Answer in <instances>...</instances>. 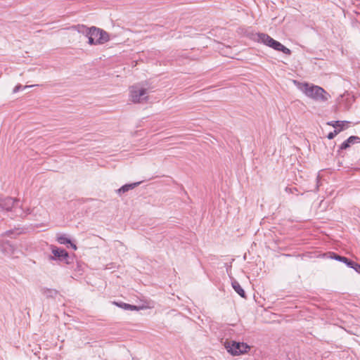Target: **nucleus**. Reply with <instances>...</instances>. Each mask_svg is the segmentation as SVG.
Wrapping results in <instances>:
<instances>
[{
	"instance_id": "nucleus-1",
	"label": "nucleus",
	"mask_w": 360,
	"mask_h": 360,
	"mask_svg": "<svg viewBox=\"0 0 360 360\" xmlns=\"http://www.w3.org/2000/svg\"><path fill=\"white\" fill-rule=\"evenodd\" d=\"M298 89L307 97L317 101H326L330 95L322 87L307 82L298 83Z\"/></svg>"
},
{
	"instance_id": "nucleus-2",
	"label": "nucleus",
	"mask_w": 360,
	"mask_h": 360,
	"mask_svg": "<svg viewBox=\"0 0 360 360\" xmlns=\"http://www.w3.org/2000/svg\"><path fill=\"white\" fill-rule=\"evenodd\" d=\"M256 39L261 43H263L266 46H268L270 48L274 49L276 51H281L286 55H290L291 51L283 45L279 41L274 39L269 35L265 33H258L257 34Z\"/></svg>"
},
{
	"instance_id": "nucleus-3",
	"label": "nucleus",
	"mask_w": 360,
	"mask_h": 360,
	"mask_svg": "<svg viewBox=\"0 0 360 360\" xmlns=\"http://www.w3.org/2000/svg\"><path fill=\"white\" fill-rule=\"evenodd\" d=\"M256 39L261 43H263L266 46H268L270 48L274 49L276 51H281L286 55H290L291 51L283 45L279 41L274 39L269 35L265 33H258L257 34Z\"/></svg>"
},
{
	"instance_id": "nucleus-4",
	"label": "nucleus",
	"mask_w": 360,
	"mask_h": 360,
	"mask_svg": "<svg viewBox=\"0 0 360 360\" xmlns=\"http://www.w3.org/2000/svg\"><path fill=\"white\" fill-rule=\"evenodd\" d=\"M87 37L91 45L103 44L110 40L108 32L94 26L90 27Z\"/></svg>"
},
{
	"instance_id": "nucleus-5",
	"label": "nucleus",
	"mask_w": 360,
	"mask_h": 360,
	"mask_svg": "<svg viewBox=\"0 0 360 360\" xmlns=\"http://www.w3.org/2000/svg\"><path fill=\"white\" fill-rule=\"evenodd\" d=\"M224 345L227 352L233 356L247 354L250 349V347L248 344L234 340H226L224 342Z\"/></svg>"
},
{
	"instance_id": "nucleus-6",
	"label": "nucleus",
	"mask_w": 360,
	"mask_h": 360,
	"mask_svg": "<svg viewBox=\"0 0 360 360\" xmlns=\"http://www.w3.org/2000/svg\"><path fill=\"white\" fill-rule=\"evenodd\" d=\"M147 89L139 85L133 86L130 89V96L133 103H141L146 100Z\"/></svg>"
},
{
	"instance_id": "nucleus-7",
	"label": "nucleus",
	"mask_w": 360,
	"mask_h": 360,
	"mask_svg": "<svg viewBox=\"0 0 360 360\" xmlns=\"http://www.w3.org/2000/svg\"><path fill=\"white\" fill-rule=\"evenodd\" d=\"M53 257L65 263H69V256L65 249H53Z\"/></svg>"
},
{
	"instance_id": "nucleus-8",
	"label": "nucleus",
	"mask_w": 360,
	"mask_h": 360,
	"mask_svg": "<svg viewBox=\"0 0 360 360\" xmlns=\"http://www.w3.org/2000/svg\"><path fill=\"white\" fill-rule=\"evenodd\" d=\"M18 201L17 199L8 197L1 200L0 207L4 210L10 211L14 206L15 202Z\"/></svg>"
},
{
	"instance_id": "nucleus-9",
	"label": "nucleus",
	"mask_w": 360,
	"mask_h": 360,
	"mask_svg": "<svg viewBox=\"0 0 360 360\" xmlns=\"http://www.w3.org/2000/svg\"><path fill=\"white\" fill-rule=\"evenodd\" d=\"M335 258L340 261L345 262L348 266L354 269L356 272L360 274V265L356 262L348 259L347 257H341V256H335Z\"/></svg>"
},
{
	"instance_id": "nucleus-10",
	"label": "nucleus",
	"mask_w": 360,
	"mask_h": 360,
	"mask_svg": "<svg viewBox=\"0 0 360 360\" xmlns=\"http://www.w3.org/2000/svg\"><path fill=\"white\" fill-rule=\"evenodd\" d=\"M141 184V182H135V183H132V184H127L124 186H122L121 188H120L119 189H117L116 191L117 193L119 195H122V194L127 193V191H129V190H132L134 188H135L136 186H138L139 184Z\"/></svg>"
},
{
	"instance_id": "nucleus-11",
	"label": "nucleus",
	"mask_w": 360,
	"mask_h": 360,
	"mask_svg": "<svg viewBox=\"0 0 360 360\" xmlns=\"http://www.w3.org/2000/svg\"><path fill=\"white\" fill-rule=\"evenodd\" d=\"M56 240L60 245L70 244V248H77L76 244L72 243L70 238H69L65 234L58 235Z\"/></svg>"
},
{
	"instance_id": "nucleus-12",
	"label": "nucleus",
	"mask_w": 360,
	"mask_h": 360,
	"mask_svg": "<svg viewBox=\"0 0 360 360\" xmlns=\"http://www.w3.org/2000/svg\"><path fill=\"white\" fill-rule=\"evenodd\" d=\"M348 124L349 122L347 121H330L327 122L328 125L333 127L335 129H342V131L347 127Z\"/></svg>"
},
{
	"instance_id": "nucleus-13",
	"label": "nucleus",
	"mask_w": 360,
	"mask_h": 360,
	"mask_svg": "<svg viewBox=\"0 0 360 360\" xmlns=\"http://www.w3.org/2000/svg\"><path fill=\"white\" fill-rule=\"evenodd\" d=\"M232 287L239 295H240L242 297H245V291L238 281H233L232 282Z\"/></svg>"
},
{
	"instance_id": "nucleus-14",
	"label": "nucleus",
	"mask_w": 360,
	"mask_h": 360,
	"mask_svg": "<svg viewBox=\"0 0 360 360\" xmlns=\"http://www.w3.org/2000/svg\"><path fill=\"white\" fill-rule=\"evenodd\" d=\"M73 28L78 32L85 34L86 37L88 35L89 31L90 30V27H87L84 25H77L74 26Z\"/></svg>"
},
{
	"instance_id": "nucleus-15",
	"label": "nucleus",
	"mask_w": 360,
	"mask_h": 360,
	"mask_svg": "<svg viewBox=\"0 0 360 360\" xmlns=\"http://www.w3.org/2000/svg\"><path fill=\"white\" fill-rule=\"evenodd\" d=\"M346 141L349 146H351L352 144L360 143V137L357 136H351Z\"/></svg>"
},
{
	"instance_id": "nucleus-16",
	"label": "nucleus",
	"mask_w": 360,
	"mask_h": 360,
	"mask_svg": "<svg viewBox=\"0 0 360 360\" xmlns=\"http://www.w3.org/2000/svg\"><path fill=\"white\" fill-rule=\"evenodd\" d=\"M21 233V231H20L19 229L15 230H9L6 232V236L10 238H13L15 235H19Z\"/></svg>"
},
{
	"instance_id": "nucleus-17",
	"label": "nucleus",
	"mask_w": 360,
	"mask_h": 360,
	"mask_svg": "<svg viewBox=\"0 0 360 360\" xmlns=\"http://www.w3.org/2000/svg\"><path fill=\"white\" fill-rule=\"evenodd\" d=\"M340 131H342V129H334L333 131H331L330 132L328 136H327V138L328 139H333L335 136H337Z\"/></svg>"
},
{
	"instance_id": "nucleus-18",
	"label": "nucleus",
	"mask_w": 360,
	"mask_h": 360,
	"mask_svg": "<svg viewBox=\"0 0 360 360\" xmlns=\"http://www.w3.org/2000/svg\"><path fill=\"white\" fill-rule=\"evenodd\" d=\"M350 146L349 144L347 142V141L345 140L340 146H339V149H338V153H340V152L343 150H346L348 148H349Z\"/></svg>"
},
{
	"instance_id": "nucleus-19",
	"label": "nucleus",
	"mask_w": 360,
	"mask_h": 360,
	"mask_svg": "<svg viewBox=\"0 0 360 360\" xmlns=\"http://www.w3.org/2000/svg\"><path fill=\"white\" fill-rule=\"evenodd\" d=\"M124 308L125 309H129L131 310H135V309H137L136 306H133V305H131V304H124Z\"/></svg>"
},
{
	"instance_id": "nucleus-20",
	"label": "nucleus",
	"mask_w": 360,
	"mask_h": 360,
	"mask_svg": "<svg viewBox=\"0 0 360 360\" xmlns=\"http://www.w3.org/2000/svg\"><path fill=\"white\" fill-rule=\"evenodd\" d=\"M22 88V86L21 85H17L15 86V88L13 89V92L14 93H16L18 92L20 89Z\"/></svg>"
},
{
	"instance_id": "nucleus-21",
	"label": "nucleus",
	"mask_w": 360,
	"mask_h": 360,
	"mask_svg": "<svg viewBox=\"0 0 360 360\" xmlns=\"http://www.w3.org/2000/svg\"><path fill=\"white\" fill-rule=\"evenodd\" d=\"M292 189H294V190H297L295 188H291L286 187L285 191H289V192H292Z\"/></svg>"
},
{
	"instance_id": "nucleus-22",
	"label": "nucleus",
	"mask_w": 360,
	"mask_h": 360,
	"mask_svg": "<svg viewBox=\"0 0 360 360\" xmlns=\"http://www.w3.org/2000/svg\"><path fill=\"white\" fill-rule=\"evenodd\" d=\"M6 244H7V245H8L9 248H13V244H11V243H10V242H9V241H7V242H6Z\"/></svg>"
},
{
	"instance_id": "nucleus-23",
	"label": "nucleus",
	"mask_w": 360,
	"mask_h": 360,
	"mask_svg": "<svg viewBox=\"0 0 360 360\" xmlns=\"http://www.w3.org/2000/svg\"><path fill=\"white\" fill-rule=\"evenodd\" d=\"M32 86H25L24 88L31 87Z\"/></svg>"
}]
</instances>
